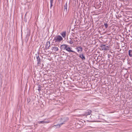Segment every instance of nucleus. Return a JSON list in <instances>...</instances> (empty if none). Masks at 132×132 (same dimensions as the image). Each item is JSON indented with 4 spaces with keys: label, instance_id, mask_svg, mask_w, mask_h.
<instances>
[{
    "label": "nucleus",
    "instance_id": "nucleus-15",
    "mask_svg": "<svg viewBox=\"0 0 132 132\" xmlns=\"http://www.w3.org/2000/svg\"><path fill=\"white\" fill-rule=\"evenodd\" d=\"M129 55L130 57H132V50H129Z\"/></svg>",
    "mask_w": 132,
    "mask_h": 132
},
{
    "label": "nucleus",
    "instance_id": "nucleus-24",
    "mask_svg": "<svg viewBox=\"0 0 132 132\" xmlns=\"http://www.w3.org/2000/svg\"><path fill=\"white\" fill-rule=\"evenodd\" d=\"M38 90H39V91L40 90V89H38Z\"/></svg>",
    "mask_w": 132,
    "mask_h": 132
},
{
    "label": "nucleus",
    "instance_id": "nucleus-2",
    "mask_svg": "<svg viewBox=\"0 0 132 132\" xmlns=\"http://www.w3.org/2000/svg\"><path fill=\"white\" fill-rule=\"evenodd\" d=\"M100 46L102 50L107 51L109 50L108 46H106V45L101 44Z\"/></svg>",
    "mask_w": 132,
    "mask_h": 132
},
{
    "label": "nucleus",
    "instance_id": "nucleus-14",
    "mask_svg": "<svg viewBox=\"0 0 132 132\" xmlns=\"http://www.w3.org/2000/svg\"><path fill=\"white\" fill-rule=\"evenodd\" d=\"M68 118H64L62 119H61V121L62 122H64L67 120H68Z\"/></svg>",
    "mask_w": 132,
    "mask_h": 132
},
{
    "label": "nucleus",
    "instance_id": "nucleus-18",
    "mask_svg": "<svg viewBox=\"0 0 132 132\" xmlns=\"http://www.w3.org/2000/svg\"><path fill=\"white\" fill-rule=\"evenodd\" d=\"M38 123H44V121H39L38 122Z\"/></svg>",
    "mask_w": 132,
    "mask_h": 132
},
{
    "label": "nucleus",
    "instance_id": "nucleus-19",
    "mask_svg": "<svg viewBox=\"0 0 132 132\" xmlns=\"http://www.w3.org/2000/svg\"><path fill=\"white\" fill-rule=\"evenodd\" d=\"M49 122V121H44V123H48Z\"/></svg>",
    "mask_w": 132,
    "mask_h": 132
},
{
    "label": "nucleus",
    "instance_id": "nucleus-21",
    "mask_svg": "<svg viewBox=\"0 0 132 132\" xmlns=\"http://www.w3.org/2000/svg\"><path fill=\"white\" fill-rule=\"evenodd\" d=\"M27 101L28 102H29L30 101V99H29V100H28V98L27 99Z\"/></svg>",
    "mask_w": 132,
    "mask_h": 132
},
{
    "label": "nucleus",
    "instance_id": "nucleus-5",
    "mask_svg": "<svg viewBox=\"0 0 132 132\" xmlns=\"http://www.w3.org/2000/svg\"><path fill=\"white\" fill-rule=\"evenodd\" d=\"M72 48L71 47H68V46H67L65 50L69 52H72L75 53H76L75 51L72 50Z\"/></svg>",
    "mask_w": 132,
    "mask_h": 132
},
{
    "label": "nucleus",
    "instance_id": "nucleus-23",
    "mask_svg": "<svg viewBox=\"0 0 132 132\" xmlns=\"http://www.w3.org/2000/svg\"><path fill=\"white\" fill-rule=\"evenodd\" d=\"M77 38V37H75V38H74V39H76Z\"/></svg>",
    "mask_w": 132,
    "mask_h": 132
},
{
    "label": "nucleus",
    "instance_id": "nucleus-12",
    "mask_svg": "<svg viewBox=\"0 0 132 132\" xmlns=\"http://www.w3.org/2000/svg\"><path fill=\"white\" fill-rule=\"evenodd\" d=\"M64 11L66 12H67V3H66L64 6Z\"/></svg>",
    "mask_w": 132,
    "mask_h": 132
},
{
    "label": "nucleus",
    "instance_id": "nucleus-16",
    "mask_svg": "<svg viewBox=\"0 0 132 132\" xmlns=\"http://www.w3.org/2000/svg\"><path fill=\"white\" fill-rule=\"evenodd\" d=\"M51 3V7L53 6V0H50Z\"/></svg>",
    "mask_w": 132,
    "mask_h": 132
},
{
    "label": "nucleus",
    "instance_id": "nucleus-6",
    "mask_svg": "<svg viewBox=\"0 0 132 132\" xmlns=\"http://www.w3.org/2000/svg\"><path fill=\"white\" fill-rule=\"evenodd\" d=\"M36 58L37 59V64L38 65H41V59L39 57V56H37Z\"/></svg>",
    "mask_w": 132,
    "mask_h": 132
},
{
    "label": "nucleus",
    "instance_id": "nucleus-4",
    "mask_svg": "<svg viewBox=\"0 0 132 132\" xmlns=\"http://www.w3.org/2000/svg\"><path fill=\"white\" fill-rule=\"evenodd\" d=\"M76 49L77 50L78 52H81L82 51V48L80 46L77 47L76 48Z\"/></svg>",
    "mask_w": 132,
    "mask_h": 132
},
{
    "label": "nucleus",
    "instance_id": "nucleus-25",
    "mask_svg": "<svg viewBox=\"0 0 132 132\" xmlns=\"http://www.w3.org/2000/svg\"><path fill=\"white\" fill-rule=\"evenodd\" d=\"M77 55H78V54H77Z\"/></svg>",
    "mask_w": 132,
    "mask_h": 132
},
{
    "label": "nucleus",
    "instance_id": "nucleus-17",
    "mask_svg": "<svg viewBox=\"0 0 132 132\" xmlns=\"http://www.w3.org/2000/svg\"><path fill=\"white\" fill-rule=\"evenodd\" d=\"M104 26L106 29L108 27V24L107 23L104 24Z\"/></svg>",
    "mask_w": 132,
    "mask_h": 132
},
{
    "label": "nucleus",
    "instance_id": "nucleus-13",
    "mask_svg": "<svg viewBox=\"0 0 132 132\" xmlns=\"http://www.w3.org/2000/svg\"><path fill=\"white\" fill-rule=\"evenodd\" d=\"M70 40L69 41V43L70 44H72L73 43H74L75 41V40H72V39H74V38H70Z\"/></svg>",
    "mask_w": 132,
    "mask_h": 132
},
{
    "label": "nucleus",
    "instance_id": "nucleus-22",
    "mask_svg": "<svg viewBox=\"0 0 132 132\" xmlns=\"http://www.w3.org/2000/svg\"><path fill=\"white\" fill-rule=\"evenodd\" d=\"M27 13L25 15V17H26V16L27 15Z\"/></svg>",
    "mask_w": 132,
    "mask_h": 132
},
{
    "label": "nucleus",
    "instance_id": "nucleus-9",
    "mask_svg": "<svg viewBox=\"0 0 132 132\" xmlns=\"http://www.w3.org/2000/svg\"><path fill=\"white\" fill-rule=\"evenodd\" d=\"M61 35L64 38H65L66 37V32L64 31L62 32Z\"/></svg>",
    "mask_w": 132,
    "mask_h": 132
},
{
    "label": "nucleus",
    "instance_id": "nucleus-20",
    "mask_svg": "<svg viewBox=\"0 0 132 132\" xmlns=\"http://www.w3.org/2000/svg\"><path fill=\"white\" fill-rule=\"evenodd\" d=\"M64 123H63V122H62V123H60V124H59V127H60V126L62 125V124H63Z\"/></svg>",
    "mask_w": 132,
    "mask_h": 132
},
{
    "label": "nucleus",
    "instance_id": "nucleus-8",
    "mask_svg": "<svg viewBox=\"0 0 132 132\" xmlns=\"http://www.w3.org/2000/svg\"><path fill=\"white\" fill-rule=\"evenodd\" d=\"M79 56L82 60H85L86 59L85 56L83 54H80Z\"/></svg>",
    "mask_w": 132,
    "mask_h": 132
},
{
    "label": "nucleus",
    "instance_id": "nucleus-10",
    "mask_svg": "<svg viewBox=\"0 0 132 132\" xmlns=\"http://www.w3.org/2000/svg\"><path fill=\"white\" fill-rule=\"evenodd\" d=\"M50 46V42H47L46 44V49H48L49 47Z\"/></svg>",
    "mask_w": 132,
    "mask_h": 132
},
{
    "label": "nucleus",
    "instance_id": "nucleus-3",
    "mask_svg": "<svg viewBox=\"0 0 132 132\" xmlns=\"http://www.w3.org/2000/svg\"><path fill=\"white\" fill-rule=\"evenodd\" d=\"M91 112L92 111L91 110H88L85 112L84 114H83L82 115L83 116H86L90 115Z\"/></svg>",
    "mask_w": 132,
    "mask_h": 132
},
{
    "label": "nucleus",
    "instance_id": "nucleus-26",
    "mask_svg": "<svg viewBox=\"0 0 132 132\" xmlns=\"http://www.w3.org/2000/svg\"><path fill=\"white\" fill-rule=\"evenodd\" d=\"M76 42H77V40H76Z\"/></svg>",
    "mask_w": 132,
    "mask_h": 132
},
{
    "label": "nucleus",
    "instance_id": "nucleus-7",
    "mask_svg": "<svg viewBox=\"0 0 132 132\" xmlns=\"http://www.w3.org/2000/svg\"><path fill=\"white\" fill-rule=\"evenodd\" d=\"M68 46V45L66 44L62 45L61 46V48L63 50H66L67 47Z\"/></svg>",
    "mask_w": 132,
    "mask_h": 132
},
{
    "label": "nucleus",
    "instance_id": "nucleus-11",
    "mask_svg": "<svg viewBox=\"0 0 132 132\" xmlns=\"http://www.w3.org/2000/svg\"><path fill=\"white\" fill-rule=\"evenodd\" d=\"M52 51H56L58 50L59 48L58 47L54 46L52 47Z\"/></svg>",
    "mask_w": 132,
    "mask_h": 132
},
{
    "label": "nucleus",
    "instance_id": "nucleus-1",
    "mask_svg": "<svg viewBox=\"0 0 132 132\" xmlns=\"http://www.w3.org/2000/svg\"><path fill=\"white\" fill-rule=\"evenodd\" d=\"M63 40L62 37L60 35H57L54 37L53 41L55 43H60Z\"/></svg>",
    "mask_w": 132,
    "mask_h": 132
}]
</instances>
